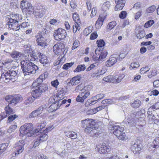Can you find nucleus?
<instances>
[{"mask_svg":"<svg viewBox=\"0 0 159 159\" xmlns=\"http://www.w3.org/2000/svg\"><path fill=\"white\" fill-rule=\"evenodd\" d=\"M82 127L85 128V132L94 137H98L102 132V130L99 128L95 129L96 122L93 119H85L81 121Z\"/></svg>","mask_w":159,"mask_h":159,"instance_id":"obj_1","label":"nucleus"},{"mask_svg":"<svg viewBox=\"0 0 159 159\" xmlns=\"http://www.w3.org/2000/svg\"><path fill=\"white\" fill-rule=\"evenodd\" d=\"M28 57L29 60H23L20 62L21 67L25 75L34 74L39 69L37 66L29 60L31 59L30 57L34 58V53H29Z\"/></svg>","mask_w":159,"mask_h":159,"instance_id":"obj_2","label":"nucleus"},{"mask_svg":"<svg viewBox=\"0 0 159 159\" xmlns=\"http://www.w3.org/2000/svg\"><path fill=\"white\" fill-rule=\"evenodd\" d=\"M108 129L110 130L113 131L112 132L113 134L119 139L122 140H125L127 139V137L126 136L124 132V127L118 125H111L109 123Z\"/></svg>","mask_w":159,"mask_h":159,"instance_id":"obj_3","label":"nucleus"},{"mask_svg":"<svg viewBox=\"0 0 159 159\" xmlns=\"http://www.w3.org/2000/svg\"><path fill=\"white\" fill-rule=\"evenodd\" d=\"M33 128L32 123H26L23 125L20 128V135L21 137L25 136L26 137L33 136L35 133L33 130Z\"/></svg>","mask_w":159,"mask_h":159,"instance_id":"obj_4","label":"nucleus"},{"mask_svg":"<svg viewBox=\"0 0 159 159\" xmlns=\"http://www.w3.org/2000/svg\"><path fill=\"white\" fill-rule=\"evenodd\" d=\"M17 74L16 71L11 69L3 73L1 76L0 80L2 83H7L12 79Z\"/></svg>","mask_w":159,"mask_h":159,"instance_id":"obj_5","label":"nucleus"},{"mask_svg":"<svg viewBox=\"0 0 159 159\" xmlns=\"http://www.w3.org/2000/svg\"><path fill=\"white\" fill-rule=\"evenodd\" d=\"M48 89V87L46 84H40L38 86L32 88L31 93L36 97H39L42 93L45 92Z\"/></svg>","mask_w":159,"mask_h":159,"instance_id":"obj_6","label":"nucleus"},{"mask_svg":"<svg viewBox=\"0 0 159 159\" xmlns=\"http://www.w3.org/2000/svg\"><path fill=\"white\" fill-rule=\"evenodd\" d=\"M53 51L56 55H61L66 54L67 50L65 48L64 44L60 42L54 46Z\"/></svg>","mask_w":159,"mask_h":159,"instance_id":"obj_7","label":"nucleus"},{"mask_svg":"<svg viewBox=\"0 0 159 159\" xmlns=\"http://www.w3.org/2000/svg\"><path fill=\"white\" fill-rule=\"evenodd\" d=\"M66 34V32L65 30L59 28L55 31L53 36L56 40H61L65 38Z\"/></svg>","mask_w":159,"mask_h":159,"instance_id":"obj_8","label":"nucleus"},{"mask_svg":"<svg viewBox=\"0 0 159 159\" xmlns=\"http://www.w3.org/2000/svg\"><path fill=\"white\" fill-rule=\"evenodd\" d=\"M6 100L9 102L10 105H15L17 103L19 102L21 99L20 96H8L6 97Z\"/></svg>","mask_w":159,"mask_h":159,"instance_id":"obj_9","label":"nucleus"},{"mask_svg":"<svg viewBox=\"0 0 159 159\" xmlns=\"http://www.w3.org/2000/svg\"><path fill=\"white\" fill-rule=\"evenodd\" d=\"M38 55L40 59L39 61L40 62L43 64L44 66L46 67L49 65L50 63L49 61L46 56L40 52H38Z\"/></svg>","mask_w":159,"mask_h":159,"instance_id":"obj_10","label":"nucleus"},{"mask_svg":"<svg viewBox=\"0 0 159 159\" xmlns=\"http://www.w3.org/2000/svg\"><path fill=\"white\" fill-rule=\"evenodd\" d=\"M84 89L81 90L82 92L77 96L76 98V100L77 102H83L84 100L87 98L90 95V92L89 91L85 92H84Z\"/></svg>","mask_w":159,"mask_h":159,"instance_id":"obj_11","label":"nucleus"},{"mask_svg":"<svg viewBox=\"0 0 159 159\" xmlns=\"http://www.w3.org/2000/svg\"><path fill=\"white\" fill-rule=\"evenodd\" d=\"M46 11V10L45 8L37 7V9L34 12V14L36 18H41L45 14Z\"/></svg>","mask_w":159,"mask_h":159,"instance_id":"obj_12","label":"nucleus"},{"mask_svg":"<svg viewBox=\"0 0 159 159\" xmlns=\"http://www.w3.org/2000/svg\"><path fill=\"white\" fill-rule=\"evenodd\" d=\"M18 22H13L11 23L9 20L6 24V26L8 29H12L13 30H18L20 29V25H19Z\"/></svg>","mask_w":159,"mask_h":159,"instance_id":"obj_13","label":"nucleus"},{"mask_svg":"<svg viewBox=\"0 0 159 159\" xmlns=\"http://www.w3.org/2000/svg\"><path fill=\"white\" fill-rule=\"evenodd\" d=\"M9 17L7 18L11 23H13V22H18L22 18V16L18 14H12Z\"/></svg>","mask_w":159,"mask_h":159,"instance_id":"obj_14","label":"nucleus"},{"mask_svg":"<svg viewBox=\"0 0 159 159\" xmlns=\"http://www.w3.org/2000/svg\"><path fill=\"white\" fill-rule=\"evenodd\" d=\"M37 42L39 45L42 47L45 48L46 46V39L41 35H37L36 36Z\"/></svg>","mask_w":159,"mask_h":159,"instance_id":"obj_15","label":"nucleus"},{"mask_svg":"<svg viewBox=\"0 0 159 159\" xmlns=\"http://www.w3.org/2000/svg\"><path fill=\"white\" fill-rule=\"evenodd\" d=\"M115 2L116 4L115 7L116 11L120 10L122 9L125 3V0H115Z\"/></svg>","mask_w":159,"mask_h":159,"instance_id":"obj_16","label":"nucleus"},{"mask_svg":"<svg viewBox=\"0 0 159 159\" xmlns=\"http://www.w3.org/2000/svg\"><path fill=\"white\" fill-rule=\"evenodd\" d=\"M142 149L141 145L140 144H136L135 143H132L131 146V150L134 154L139 153Z\"/></svg>","mask_w":159,"mask_h":159,"instance_id":"obj_17","label":"nucleus"},{"mask_svg":"<svg viewBox=\"0 0 159 159\" xmlns=\"http://www.w3.org/2000/svg\"><path fill=\"white\" fill-rule=\"evenodd\" d=\"M98 149V151L100 153H106L109 152L110 150L109 146H106L105 145L97 146V147Z\"/></svg>","mask_w":159,"mask_h":159,"instance_id":"obj_18","label":"nucleus"},{"mask_svg":"<svg viewBox=\"0 0 159 159\" xmlns=\"http://www.w3.org/2000/svg\"><path fill=\"white\" fill-rule=\"evenodd\" d=\"M111 55L109 59L106 62V65L107 67H111L116 63L117 61L116 57Z\"/></svg>","mask_w":159,"mask_h":159,"instance_id":"obj_19","label":"nucleus"},{"mask_svg":"<svg viewBox=\"0 0 159 159\" xmlns=\"http://www.w3.org/2000/svg\"><path fill=\"white\" fill-rule=\"evenodd\" d=\"M43 109V107H40L36 110L33 111L29 115V118H31L38 116L42 112Z\"/></svg>","mask_w":159,"mask_h":159,"instance_id":"obj_20","label":"nucleus"},{"mask_svg":"<svg viewBox=\"0 0 159 159\" xmlns=\"http://www.w3.org/2000/svg\"><path fill=\"white\" fill-rule=\"evenodd\" d=\"M81 77L78 75L73 77L69 82V84L72 85H76L78 84L80 82Z\"/></svg>","mask_w":159,"mask_h":159,"instance_id":"obj_21","label":"nucleus"},{"mask_svg":"<svg viewBox=\"0 0 159 159\" xmlns=\"http://www.w3.org/2000/svg\"><path fill=\"white\" fill-rule=\"evenodd\" d=\"M19 146L15 154L16 156L19 155L23 151L24 146L25 144L24 141V140H20L19 142Z\"/></svg>","mask_w":159,"mask_h":159,"instance_id":"obj_22","label":"nucleus"},{"mask_svg":"<svg viewBox=\"0 0 159 159\" xmlns=\"http://www.w3.org/2000/svg\"><path fill=\"white\" fill-rule=\"evenodd\" d=\"M11 57L14 59L18 60H20L23 57V54L17 52H14L11 54Z\"/></svg>","mask_w":159,"mask_h":159,"instance_id":"obj_23","label":"nucleus"},{"mask_svg":"<svg viewBox=\"0 0 159 159\" xmlns=\"http://www.w3.org/2000/svg\"><path fill=\"white\" fill-rule=\"evenodd\" d=\"M104 19V17H102L100 15L99 16L95 24V26L96 28L99 29L101 27L103 24Z\"/></svg>","mask_w":159,"mask_h":159,"instance_id":"obj_24","label":"nucleus"},{"mask_svg":"<svg viewBox=\"0 0 159 159\" xmlns=\"http://www.w3.org/2000/svg\"><path fill=\"white\" fill-rule=\"evenodd\" d=\"M148 118L149 121L151 123H156L159 121V116L152 115L151 116H148Z\"/></svg>","mask_w":159,"mask_h":159,"instance_id":"obj_25","label":"nucleus"},{"mask_svg":"<svg viewBox=\"0 0 159 159\" xmlns=\"http://www.w3.org/2000/svg\"><path fill=\"white\" fill-rule=\"evenodd\" d=\"M65 135L67 137L70 138L72 139L77 138L78 135L75 132L72 131H69L65 132Z\"/></svg>","mask_w":159,"mask_h":159,"instance_id":"obj_26","label":"nucleus"},{"mask_svg":"<svg viewBox=\"0 0 159 159\" xmlns=\"http://www.w3.org/2000/svg\"><path fill=\"white\" fill-rule=\"evenodd\" d=\"M111 3L109 1H106L104 2L101 7V10L104 11L106 12L108 10L110 7Z\"/></svg>","mask_w":159,"mask_h":159,"instance_id":"obj_27","label":"nucleus"},{"mask_svg":"<svg viewBox=\"0 0 159 159\" xmlns=\"http://www.w3.org/2000/svg\"><path fill=\"white\" fill-rule=\"evenodd\" d=\"M43 78L41 77V76H39L35 81H34L32 85V88H34L36 86H38L40 84H42V83L43 81Z\"/></svg>","mask_w":159,"mask_h":159,"instance_id":"obj_28","label":"nucleus"},{"mask_svg":"<svg viewBox=\"0 0 159 159\" xmlns=\"http://www.w3.org/2000/svg\"><path fill=\"white\" fill-rule=\"evenodd\" d=\"M148 147L151 146L149 148L151 149L153 148H157L159 147V142L156 139L155 140L154 139L152 143L151 144H148Z\"/></svg>","mask_w":159,"mask_h":159,"instance_id":"obj_29","label":"nucleus"},{"mask_svg":"<svg viewBox=\"0 0 159 159\" xmlns=\"http://www.w3.org/2000/svg\"><path fill=\"white\" fill-rule=\"evenodd\" d=\"M125 76L124 74H120L118 75L114 76V83H118L120 82Z\"/></svg>","mask_w":159,"mask_h":159,"instance_id":"obj_30","label":"nucleus"},{"mask_svg":"<svg viewBox=\"0 0 159 159\" xmlns=\"http://www.w3.org/2000/svg\"><path fill=\"white\" fill-rule=\"evenodd\" d=\"M31 94L32 95V96L28 97L27 99L25 100V103L26 105L32 103L34 101L36 98H38L36 97L35 96H34L33 94H32V93Z\"/></svg>","mask_w":159,"mask_h":159,"instance_id":"obj_31","label":"nucleus"},{"mask_svg":"<svg viewBox=\"0 0 159 159\" xmlns=\"http://www.w3.org/2000/svg\"><path fill=\"white\" fill-rule=\"evenodd\" d=\"M48 138V136L47 133L45 132L42 133L39 136V139L41 142L46 141Z\"/></svg>","mask_w":159,"mask_h":159,"instance_id":"obj_32","label":"nucleus"},{"mask_svg":"<svg viewBox=\"0 0 159 159\" xmlns=\"http://www.w3.org/2000/svg\"><path fill=\"white\" fill-rule=\"evenodd\" d=\"M116 25V23L115 21H112L109 23L107 26V31H109L111 30L112 29L114 28Z\"/></svg>","mask_w":159,"mask_h":159,"instance_id":"obj_33","label":"nucleus"},{"mask_svg":"<svg viewBox=\"0 0 159 159\" xmlns=\"http://www.w3.org/2000/svg\"><path fill=\"white\" fill-rule=\"evenodd\" d=\"M141 105V102L139 100H134L132 103L131 104V106L134 108H137Z\"/></svg>","mask_w":159,"mask_h":159,"instance_id":"obj_34","label":"nucleus"},{"mask_svg":"<svg viewBox=\"0 0 159 159\" xmlns=\"http://www.w3.org/2000/svg\"><path fill=\"white\" fill-rule=\"evenodd\" d=\"M85 66L84 65H79L77 66L74 71L75 72H79L83 71L85 70Z\"/></svg>","mask_w":159,"mask_h":159,"instance_id":"obj_35","label":"nucleus"},{"mask_svg":"<svg viewBox=\"0 0 159 159\" xmlns=\"http://www.w3.org/2000/svg\"><path fill=\"white\" fill-rule=\"evenodd\" d=\"M145 32L143 30H139L138 33L136 34V37L138 39H141L143 38L145 35Z\"/></svg>","mask_w":159,"mask_h":159,"instance_id":"obj_36","label":"nucleus"},{"mask_svg":"<svg viewBox=\"0 0 159 159\" xmlns=\"http://www.w3.org/2000/svg\"><path fill=\"white\" fill-rule=\"evenodd\" d=\"M25 9L26 10V11L29 12V13L30 14L33 12L34 14V7L31 6L30 3H28L26 6V7Z\"/></svg>","mask_w":159,"mask_h":159,"instance_id":"obj_37","label":"nucleus"},{"mask_svg":"<svg viewBox=\"0 0 159 159\" xmlns=\"http://www.w3.org/2000/svg\"><path fill=\"white\" fill-rule=\"evenodd\" d=\"M58 109L57 104L56 103H52L51 105L48 108V110L50 112H53Z\"/></svg>","mask_w":159,"mask_h":159,"instance_id":"obj_38","label":"nucleus"},{"mask_svg":"<svg viewBox=\"0 0 159 159\" xmlns=\"http://www.w3.org/2000/svg\"><path fill=\"white\" fill-rule=\"evenodd\" d=\"M45 125L44 123L39 124L37 126V128L35 130H34V131H35V133H38L39 132L41 129L44 128Z\"/></svg>","mask_w":159,"mask_h":159,"instance_id":"obj_39","label":"nucleus"},{"mask_svg":"<svg viewBox=\"0 0 159 159\" xmlns=\"http://www.w3.org/2000/svg\"><path fill=\"white\" fill-rule=\"evenodd\" d=\"M107 54V52L106 51H104L99 53V57L100 61L105 59Z\"/></svg>","mask_w":159,"mask_h":159,"instance_id":"obj_40","label":"nucleus"},{"mask_svg":"<svg viewBox=\"0 0 159 159\" xmlns=\"http://www.w3.org/2000/svg\"><path fill=\"white\" fill-rule=\"evenodd\" d=\"M8 145V143H3L0 144V150L1 151V153H2L7 149Z\"/></svg>","mask_w":159,"mask_h":159,"instance_id":"obj_41","label":"nucleus"},{"mask_svg":"<svg viewBox=\"0 0 159 159\" xmlns=\"http://www.w3.org/2000/svg\"><path fill=\"white\" fill-rule=\"evenodd\" d=\"M5 109L7 114L9 115L14 112L13 110L11 108L9 104H8V105L5 107Z\"/></svg>","mask_w":159,"mask_h":159,"instance_id":"obj_42","label":"nucleus"},{"mask_svg":"<svg viewBox=\"0 0 159 159\" xmlns=\"http://www.w3.org/2000/svg\"><path fill=\"white\" fill-rule=\"evenodd\" d=\"M150 70V68L148 66L143 67L140 69V73L141 74H143L148 71Z\"/></svg>","mask_w":159,"mask_h":159,"instance_id":"obj_43","label":"nucleus"},{"mask_svg":"<svg viewBox=\"0 0 159 159\" xmlns=\"http://www.w3.org/2000/svg\"><path fill=\"white\" fill-rule=\"evenodd\" d=\"M139 66V63L138 62H134L131 64L129 67L130 69L137 68Z\"/></svg>","mask_w":159,"mask_h":159,"instance_id":"obj_44","label":"nucleus"},{"mask_svg":"<svg viewBox=\"0 0 159 159\" xmlns=\"http://www.w3.org/2000/svg\"><path fill=\"white\" fill-rule=\"evenodd\" d=\"M97 43L98 47H102L105 45V42L103 40H98L97 41Z\"/></svg>","mask_w":159,"mask_h":159,"instance_id":"obj_45","label":"nucleus"},{"mask_svg":"<svg viewBox=\"0 0 159 159\" xmlns=\"http://www.w3.org/2000/svg\"><path fill=\"white\" fill-rule=\"evenodd\" d=\"M73 20L76 22V23L80 22V18L79 15L76 13H74L72 16Z\"/></svg>","mask_w":159,"mask_h":159,"instance_id":"obj_46","label":"nucleus"},{"mask_svg":"<svg viewBox=\"0 0 159 159\" xmlns=\"http://www.w3.org/2000/svg\"><path fill=\"white\" fill-rule=\"evenodd\" d=\"M51 84L52 86L54 87L55 88H57L58 85L59 84V82L57 79L51 82Z\"/></svg>","mask_w":159,"mask_h":159,"instance_id":"obj_47","label":"nucleus"},{"mask_svg":"<svg viewBox=\"0 0 159 159\" xmlns=\"http://www.w3.org/2000/svg\"><path fill=\"white\" fill-rule=\"evenodd\" d=\"M92 31L91 27H89L85 28L84 31V35H87L90 33Z\"/></svg>","mask_w":159,"mask_h":159,"instance_id":"obj_48","label":"nucleus"},{"mask_svg":"<svg viewBox=\"0 0 159 159\" xmlns=\"http://www.w3.org/2000/svg\"><path fill=\"white\" fill-rule=\"evenodd\" d=\"M74 64V62L68 63L65 64L63 66V68L67 70L71 66Z\"/></svg>","mask_w":159,"mask_h":159,"instance_id":"obj_49","label":"nucleus"},{"mask_svg":"<svg viewBox=\"0 0 159 159\" xmlns=\"http://www.w3.org/2000/svg\"><path fill=\"white\" fill-rule=\"evenodd\" d=\"M154 23V21L153 20L148 21L145 23L144 26L146 28H148V27L151 26Z\"/></svg>","mask_w":159,"mask_h":159,"instance_id":"obj_50","label":"nucleus"},{"mask_svg":"<svg viewBox=\"0 0 159 159\" xmlns=\"http://www.w3.org/2000/svg\"><path fill=\"white\" fill-rule=\"evenodd\" d=\"M17 116L16 115H11L8 117V121L9 123H10L13 120H14L17 117Z\"/></svg>","mask_w":159,"mask_h":159,"instance_id":"obj_51","label":"nucleus"},{"mask_svg":"<svg viewBox=\"0 0 159 159\" xmlns=\"http://www.w3.org/2000/svg\"><path fill=\"white\" fill-rule=\"evenodd\" d=\"M80 29V27L77 23L75 24V25H73V31L74 33H75L77 32V30L79 31Z\"/></svg>","mask_w":159,"mask_h":159,"instance_id":"obj_52","label":"nucleus"},{"mask_svg":"<svg viewBox=\"0 0 159 159\" xmlns=\"http://www.w3.org/2000/svg\"><path fill=\"white\" fill-rule=\"evenodd\" d=\"M156 9V7L154 5H152L148 8L147 10L148 13H151L153 12Z\"/></svg>","mask_w":159,"mask_h":159,"instance_id":"obj_53","label":"nucleus"},{"mask_svg":"<svg viewBox=\"0 0 159 159\" xmlns=\"http://www.w3.org/2000/svg\"><path fill=\"white\" fill-rule=\"evenodd\" d=\"M104 97V95L103 94H98L96 95L94 98L95 99H96L97 100H99L102 99Z\"/></svg>","mask_w":159,"mask_h":159,"instance_id":"obj_54","label":"nucleus"},{"mask_svg":"<svg viewBox=\"0 0 159 159\" xmlns=\"http://www.w3.org/2000/svg\"><path fill=\"white\" fill-rule=\"evenodd\" d=\"M29 3L28 2H27L24 0H22L21 2L20 5L22 8L23 9H25L26 7V6Z\"/></svg>","mask_w":159,"mask_h":159,"instance_id":"obj_55","label":"nucleus"},{"mask_svg":"<svg viewBox=\"0 0 159 159\" xmlns=\"http://www.w3.org/2000/svg\"><path fill=\"white\" fill-rule=\"evenodd\" d=\"M127 12L126 11H123L120 13L119 15V17L120 18L123 19L125 18Z\"/></svg>","mask_w":159,"mask_h":159,"instance_id":"obj_56","label":"nucleus"},{"mask_svg":"<svg viewBox=\"0 0 159 159\" xmlns=\"http://www.w3.org/2000/svg\"><path fill=\"white\" fill-rule=\"evenodd\" d=\"M79 43L78 40H75L73 43V46L72 47V49L74 50L76 48L79 46Z\"/></svg>","mask_w":159,"mask_h":159,"instance_id":"obj_57","label":"nucleus"},{"mask_svg":"<svg viewBox=\"0 0 159 159\" xmlns=\"http://www.w3.org/2000/svg\"><path fill=\"white\" fill-rule=\"evenodd\" d=\"M99 53L97 55L96 53L92 57V59L94 61H100L99 57Z\"/></svg>","mask_w":159,"mask_h":159,"instance_id":"obj_58","label":"nucleus"},{"mask_svg":"<svg viewBox=\"0 0 159 159\" xmlns=\"http://www.w3.org/2000/svg\"><path fill=\"white\" fill-rule=\"evenodd\" d=\"M20 25V28H26L30 26L29 24L27 22H24L22 23L21 25Z\"/></svg>","mask_w":159,"mask_h":159,"instance_id":"obj_59","label":"nucleus"},{"mask_svg":"<svg viewBox=\"0 0 159 159\" xmlns=\"http://www.w3.org/2000/svg\"><path fill=\"white\" fill-rule=\"evenodd\" d=\"M56 98V97L55 96L51 97L49 99L48 102L49 104H52L54 103H56V102L55 101V98Z\"/></svg>","mask_w":159,"mask_h":159,"instance_id":"obj_60","label":"nucleus"},{"mask_svg":"<svg viewBox=\"0 0 159 159\" xmlns=\"http://www.w3.org/2000/svg\"><path fill=\"white\" fill-rule=\"evenodd\" d=\"M98 34L96 32L92 33L90 36V39H91L93 40L97 38Z\"/></svg>","mask_w":159,"mask_h":159,"instance_id":"obj_61","label":"nucleus"},{"mask_svg":"<svg viewBox=\"0 0 159 159\" xmlns=\"http://www.w3.org/2000/svg\"><path fill=\"white\" fill-rule=\"evenodd\" d=\"M131 120H129L128 122V124L131 127L135 126V121L133 119H131Z\"/></svg>","mask_w":159,"mask_h":159,"instance_id":"obj_62","label":"nucleus"},{"mask_svg":"<svg viewBox=\"0 0 159 159\" xmlns=\"http://www.w3.org/2000/svg\"><path fill=\"white\" fill-rule=\"evenodd\" d=\"M151 108L153 110L159 109V102H157L152 106Z\"/></svg>","mask_w":159,"mask_h":159,"instance_id":"obj_63","label":"nucleus"},{"mask_svg":"<svg viewBox=\"0 0 159 159\" xmlns=\"http://www.w3.org/2000/svg\"><path fill=\"white\" fill-rule=\"evenodd\" d=\"M96 14V10L95 7H93L92 9L91 13L90 15V16L91 17H93L95 16Z\"/></svg>","mask_w":159,"mask_h":159,"instance_id":"obj_64","label":"nucleus"}]
</instances>
